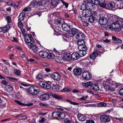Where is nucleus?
<instances>
[{
    "mask_svg": "<svg viewBox=\"0 0 123 123\" xmlns=\"http://www.w3.org/2000/svg\"><path fill=\"white\" fill-rule=\"evenodd\" d=\"M89 17V18L88 19L89 21L91 23L93 22L95 19L91 15H90Z\"/></svg>",
    "mask_w": 123,
    "mask_h": 123,
    "instance_id": "49",
    "label": "nucleus"
},
{
    "mask_svg": "<svg viewBox=\"0 0 123 123\" xmlns=\"http://www.w3.org/2000/svg\"><path fill=\"white\" fill-rule=\"evenodd\" d=\"M39 5V2L36 0H33L30 5V6L31 7H34L37 5Z\"/></svg>",
    "mask_w": 123,
    "mask_h": 123,
    "instance_id": "29",
    "label": "nucleus"
},
{
    "mask_svg": "<svg viewBox=\"0 0 123 123\" xmlns=\"http://www.w3.org/2000/svg\"><path fill=\"white\" fill-rule=\"evenodd\" d=\"M46 120L44 117H40L39 120L40 123H43Z\"/></svg>",
    "mask_w": 123,
    "mask_h": 123,
    "instance_id": "54",
    "label": "nucleus"
},
{
    "mask_svg": "<svg viewBox=\"0 0 123 123\" xmlns=\"http://www.w3.org/2000/svg\"><path fill=\"white\" fill-rule=\"evenodd\" d=\"M79 55V56L81 57H83L85 55L86 53V51L80 50L78 51Z\"/></svg>",
    "mask_w": 123,
    "mask_h": 123,
    "instance_id": "34",
    "label": "nucleus"
},
{
    "mask_svg": "<svg viewBox=\"0 0 123 123\" xmlns=\"http://www.w3.org/2000/svg\"><path fill=\"white\" fill-rule=\"evenodd\" d=\"M101 121L103 122H109L111 119L108 116L106 115L101 116L100 117Z\"/></svg>",
    "mask_w": 123,
    "mask_h": 123,
    "instance_id": "7",
    "label": "nucleus"
},
{
    "mask_svg": "<svg viewBox=\"0 0 123 123\" xmlns=\"http://www.w3.org/2000/svg\"><path fill=\"white\" fill-rule=\"evenodd\" d=\"M89 10H83L82 12V15L84 17H89L92 13L91 11Z\"/></svg>",
    "mask_w": 123,
    "mask_h": 123,
    "instance_id": "12",
    "label": "nucleus"
},
{
    "mask_svg": "<svg viewBox=\"0 0 123 123\" xmlns=\"http://www.w3.org/2000/svg\"><path fill=\"white\" fill-rule=\"evenodd\" d=\"M92 84V82L89 81L86 83H83L82 84V85L83 86H84L85 87H87L89 86H90L91 87Z\"/></svg>",
    "mask_w": 123,
    "mask_h": 123,
    "instance_id": "37",
    "label": "nucleus"
},
{
    "mask_svg": "<svg viewBox=\"0 0 123 123\" xmlns=\"http://www.w3.org/2000/svg\"><path fill=\"white\" fill-rule=\"evenodd\" d=\"M60 86L58 85H53L52 86V89L55 91H57L59 90Z\"/></svg>",
    "mask_w": 123,
    "mask_h": 123,
    "instance_id": "36",
    "label": "nucleus"
},
{
    "mask_svg": "<svg viewBox=\"0 0 123 123\" xmlns=\"http://www.w3.org/2000/svg\"><path fill=\"white\" fill-rule=\"evenodd\" d=\"M55 62L60 63L63 62L62 58L60 56H57L55 57Z\"/></svg>",
    "mask_w": 123,
    "mask_h": 123,
    "instance_id": "31",
    "label": "nucleus"
},
{
    "mask_svg": "<svg viewBox=\"0 0 123 123\" xmlns=\"http://www.w3.org/2000/svg\"><path fill=\"white\" fill-rule=\"evenodd\" d=\"M91 74L88 71H84L82 74V77H91Z\"/></svg>",
    "mask_w": 123,
    "mask_h": 123,
    "instance_id": "33",
    "label": "nucleus"
},
{
    "mask_svg": "<svg viewBox=\"0 0 123 123\" xmlns=\"http://www.w3.org/2000/svg\"><path fill=\"white\" fill-rule=\"evenodd\" d=\"M63 58L64 60L69 61L71 60V54L68 53L65 54L63 55Z\"/></svg>",
    "mask_w": 123,
    "mask_h": 123,
    "instance_id": "14",
    "label": "nucleus"
},
{
    "mask_svg": "<svg viewBox=\"0 0 123 123\" xmlns=\"http://www.w3.org/2000/svg\"><path fill=\"white\" fill-rule=\"evenodd\" d=\"M6 19L8 23H10L11 22V18L10 16H7L6 18Z\"/></svg>",
    "mask_w": 123,
    "mask_h": 123,
    "instance_id": "55",
    "label": "nucleus"
},
{
    "mask_svg": "<svg viewBox=\"0 0 123 123\" xmlns=\"http://www.w3.org/2000/svg\"><path fill=\"white\" fill-rule=\"evenodd\" d=\"M92 5L95 6V5H97L100 4L99 0H92Z\"/></svg>",
    "mask_w": 123,
    "mask_h": 123,
    "instance_id": "44",
    "label": "nucleus"
},
{
    "mask_svg": "<svg viewBox=\"0 0 123 123\" xmlns=\"http://www.w3.org/2000/svg\"><path fill=\"white\" fill-rule=\"evenodd\" d=\"M26 83L25 82H20V84L24 86H28L29 85L26 84Z\"/></svg>",
    "mask_w": 123,
    "mask_h": 123,
    "instance_id": "61",
    "label": "nucleus"
},
{
    "mask_svg": "<svg viewBox=\"0 0 123 123\" xmlns=\"http://www.w3.org/2000/svg\"><path fill=\"white\" fill-rule=\"evenodd\" d=\"M105 16L108 18V20L110 21L113 22H114L115 20V17L113 18L112 16L110 14H108L106 15Z\"/></svg>",
    "mask_w": 123,
    "mask_h": 123,
    "instance_id": "23",
    "label": "nucleus"
},
{
    "mask_svg": "<svg viewBox=\"0 0 123 123\" xmlns=\"http://www.w3.org/2000/svg\"><path fill=\"white\" fill-rule=\"evenodd\" d=\"M92 0H84L83 1L86 3L87 6L90 7V8H94L95 6L92 5Z\"/></svg>",
    "mask_w": 123,
    "mask_h": 123,
    "instance_id": "20",
    "label": "nucleus"
},
{
    "mask_svg": "<svg viewBox=\"0 0 123 123\" xmlns=\"http://www.w3.org/2000/svg\"><path fill=\"white\" fill-rule=\"evenodd\" d=\"M112 39L113 42L115 43L120 44L122 42L121 40L117 38L114 36L112 37Z\"/></svg>",
    "mask_w": 123,
    "mask_h": 123,
    "instance_id": "25",
    "label": "nucleus"
},
{
    "mask_svg": "<svg viewBox=\"0 0 123 123\" xmlns=\"http://www.w3.org/2000/svg\"><path fill=\"white\" fill-rule=\"evenodd\" d=\"M59 2V0H53L51 1L50 5V7L52 8L55 7L58 3Z\"/></svg>",
    "mask_w": 123,
    "mask_h": 123,
    "instance_id": "17",
    "label": "nucleus"
},
{
    "mask_svg": "<svg viewBox=\"0 0 123 123\" xmlns=\"http://www.w3.org/2000/svg\"><path fill=\"white\" fill-rule=\"evenodd\" d=\"M99 22L101 25L106 24L107 23L108 19L106 17H104L100 18L99 19Z\"/></svg>",
    "mask_w": 123,
    "mask_h": 123,
    "instance_id": "8",
    "label": "nucleus"
},
{
    "mask_svg": "<svg viewBox=\"0 0 123 123\" xmlns=\"http://www.w3.org/2000/svg\"><path fill=\"white\" fill-rule=\"evenodd\" d=\"M107 81L106 82V83L105 84V85L104 86V87L105 88V89H107L108 90H110V88L111 87V85H110L109 83L108 82H107Z\"/></svg>",
    "mask_w": 123,
    "mask_h": 123,
    "instance_id": "46",
    "label": "nucleus"
},
{
    "mask_svg": "<svg viewBox=\"0 0 123 123\" xmlns=\"http://www.w3.org/2000/svg\"><path fill=\"white\" fill-rule=\"evenodd\" d=\"M92 13H91V15L95 18H97L98 16V14H97L95 11H93L91 12Z\"/></svg>",
    "mask_w": 123,
    "mask_h": 123,
    "instance_id": "39",
    "label": "nucleus"
},
{
    "mask_svg": "<svg viewBox=\"0 0 123 123\" xmlns=\"http://www.w3.org/2000/svg\"><path fill=\"white\" fill-rule=\"evenodd\" d=\"M14 73L15 74L17 75H19L20 74V71L17 69H14Z\"/></svg>",
    "mask_w": 123,
    "mask_h": 123,
    "instance_id": "47",
    "label": "nucleus"
},
{
    "mask_svg": "<svg viewBox=\"0 0 123 123\" xmlns=\"http://www.w3.org/2000/svg\"><path fill=\"white\" fill-rule=\"evenodd\" d=\"M71 91V90L70 89L67 88H64L62 89L61 91L62 92H69Z\"/></svg>",
    "mask_w": 123,
    "mask_h": 123,
    "instance_id": "51",
    "label": "nucleus"
},
{
    "mask_svg": "<svg viewBox=\"0 0 123 123\" xmlns=\"http://www.w3.org/2000/svg\"><path fill=\"white\" fill-rule=\"evenodd\" d=\"M47 56H46L47 58L48 59H53L55 57V55L52 53H49L47 52Z\"/></svg>",
    "mask_w": 123,
    "mask_h": 123,
    "instance_id": "32",
    "label": "nucleus"
},
{
    "mask_svg": "<svg viewBox=\"0 0 123 123\" xmlns=\"http://www.w3.org/2000/svg\"><path fill=\"white\" fill-rule=\"evenodd\" d=\"M78 48L79 49V50H81L82 51H86L87 49V47L85 45L83 46H79L78 47Z\"/></svg>",
    "mask_w": 123,
    "mask_h": 123,
    "instance_id": "41",
    "label": "nucleus"
},
{
    "mask_svg": "<svg viewBox=\"0 0 123 123\" xmlns=\"http://www.w3.org/2000/svg\"><path fill=\"white\" fill-rule=\"evenodd\" d=\"M65 22L62 25V27L64 31L68 32L70 29V25L67 23H65Z\"/></svg>",
    "mask_w": 123,
    "mask_h": 123,
    "instance_id": "9",
    "label": "nucleus"
},
{
    "mask_svg": "<svg viewBox=\"0 0 123 123\" xmlns=\"http://www.w3.org/2000/svg\"><path fill=\"white\" fill-rule=\"evenodd\" d=\"M33 105V103H32L29 102L27 104H25L24 106H27L28 107L31 106Z\"/></svg>",
    "mask_w": 123,
    "mask_h": 123,
    "instance_id": "58",
    "label": "nucleus"
},
{
    "mask_svg": "<svg viewBox=\"0 0 123 123\" xmlns=\"http://www.w3.org/2000/svg\"><path fill=\"white\" fill-rule=\"evenodd\" d=\"M78 41L77 42V43L78 45L79 46H83L85 45V41L84 40H78Z\"/></svg>",
    "mask_w": 123,
    "mask_h": 123,
    "instance_id": "42",
    "label": "nucleus"
},
{
    "mask_svg": "<svg viewBox=\"0 0 123 123\" xmlns=\"http://www.w3.org/2000/svg\"><path fill=\"white\" fill-rule=\"evenodd\" d=\"M119 94L120 95L123 97V88H122L120 90Z\"/></svg>",
    "mask_w": 123,
    "mask_h": 123,
    "instance_id": "56",
    "label": "nucleus"
},
{
    "mask_svg": "<svg viewBox=\"0 0 123 123\" xmlns=\"http://www.w3.org/2000/svg\"><path fill=\"white\" fill-rule=\"evenodd\" d=\"M80 31L77 29L73 28L71 29L69 32L70 33L68 34V36L70 37H73L77 33H79Z\"/></svg>",
    "mask_w": 123,
    "mask_h": 123,
    "instance_id": "6",
    "label": "nucleus"
},
{
    "mask_svg": "<svg viewBox=\"0 0 123 123\" xmlns=\"http://www.w3.org/2000/svg\"><path fill=\"white\" fill-rule=\"evenodd\" d=\"M109 9L110 10H112L116 6V4L113 1L109 2L107 5Z\"/></svg>",
    "mask_w": 123,
    "mask_h": 123,
    "instance_id": "21",
    "label": "nucleus"
},
{
    "mask_svg": "<svg viewBox=\"0 0 123 123\" xmlns=\"http://www.w3.org/2000/svg\"><path fill=\"white\" fill-rule=\"evenodd\" d=\"M46 85H46L45 86L44 88L47 89H49L50 88L51 86L50 84L46 83Z\"/></svg>",
    "mask_w": 123,
    "mask_h": 123,
    "instance_id": "59",
    "label": "nucleus"
},
{
    "mask_svg": "<svg viewBox=\"0 0 123 123\" xmlns=\"http://www.w3.org/2000/svg\"><path fill=\"white\" fill-rule=\"evenodd\" d=\"M63 121L65 123H74L71 120L67 118L64 119Z\"/></svg>",
    "mask_w": 123,
    "mask_h": 123,
    "instance_id": "45",
    "label": "nucleus"
},
{
    "mask_svg": "<svg viewBox=\"0 0 123 123\" xmlns=\"http://www.w3.org/2000/svg\"><path fill=\"white\" fill-rule=\"evenodd\" d=\"M98 55V54L96 51L93 52L90 55V59L94 60L97 57Z\"/></svg>",
    "mask_w": 123,
    "mask_h": 123,
    "instance_id": "27",
    "label": "nucleus"
},
{
    "mask_svg": "<svg viewBox=\"0 0 123 123\" xmlns=\"http://www.w3.org/2000/svg\"><path fill=\"white\" fill-rule=\"evenodd\" d=\"M7 5L9 6H11L12 7L13 6L14 4V3L11 1H7Z\"/></svg>",
    "mask_w": 123,
    "mask_h": 123,
    "instance_id": "53",
    "label": "nucleus"
},
{
    "mask_svg": "<svg viewBox=\"0 0 123 123\" xmlns=\"http://www.w3.org/2000/svg\"><path fill=\"white\" fill-rule=\"evenodd\" d=\"M47 52L46 51L41 50L37 54L41 57L44 58H46L47 56Z\"/></svg>",
    "mask_w": 123,
    "mask_h": 123,
    "instance_id": "18",
    "label": "nucleus"
},
{
    "mask_svg": "<svg viewBox=\"0 0 123 123\" xmlns=\"http://www.w3.org/2000/svg\"><path fill=\"white\" fill-rule=\"evenodd\" d=\"M6 89L8 91V92H11L13 90V87L11 85H8L6 86Z\"/></svg>",
    "mask_w": 123,
    "mask_h": 123,
    "instance_id": "28",
    "label": "nucleus"
},
{
    "mask_svg": "<svg viewBox=\"0 0 123 123\" xmlns=\"http://www.w3.org/2000/svg\"><path fill=\"white\" fill-rule=\"evenodd\" d=\"M28 47L32 49L34 53L37 54H38L39 48L36 44L30 43V44H28Z\"/></svg>",
    "mask_w": 123,
    "mask_h": 123,
    "instance_id": "5",
    "label": "nucleus"
},
{
    "mask_svg": "<svg viewBox=\"0 0 123 123\" xmlns=\"http://www.w3.org/2000/svg\"><path fill=\"white\" fill-rule=\"evenodd\" d=\"M36 79H38L39 80H37V81H39L40 83H39L40 85L43 88H45V86L46 85V82H44L43 81L40 80V79H43L42 78H41L40 77H36Z\"/></svg>",
    "mask_w": 123,
    "mask_h": 123,
    "instance_id": "26",
    "label": "nucleus"
},
{
    "mask_svg": "<svg viewBox=\"0 0 123 123\" xmlns=\"http://www.w3.org/2000/svg\"><path fill=\"white\" fill-rule=\"evenodd\" d=\"M53 20L54 23L56 25L60 24L62 25L64 22V19L62 18L55 19Z\"/></svg>",
    "mask_w": 123,
    "mask_h": 123,
    "instance_id": "15",
    "label": "nucleus"
},
{
    "mask_svg": "<svg viewBox=\"0 0 123 123\" xmlns=\"http://www.w3.org/2000/svg\"><path fill=\"white\" fill-rule=\"evenodd\" d=\"M65 113L63 112L59 111L53 112L52 117L54 119L59 120L64 118L65 117Z\"/></svg>",
    "mask_w": 123,
    "mask_h": 123,
    "instance_id": "1",
    "label": "nucleus"
},
{
    "mask_svg": "<svg viewBox=\"0 0 123 123\" xmlns=\"http://www.w3.org/2000/svg\"><path fill=\"white\" fill-rule=\"evenodd\" d=\"M59 0V2L61 3H62L63 4V5H65L66 7V8H67L68 6V4L64 1L63 0Z\"/></svg>",
    "mask_w": 123,
    "mask_h": 123,
    "instance_id": "48",
    "label": "nucleus"
},
{
    "mask_svg": "<svg viewBox=\"0 0 123 123\" xmlns=\"http://www.w3.org/2000/svg\"><path fill=\"white\" fill-rule=\"evenodd\" d=\"M1 83L4 85L6 86V85H8V82H7L6 81L3 80H2L1 82Z\"/></svg>",
    "mask_w": 123,
    "mask_h": 123,
    "instance_id": "62",
    "label": "nucleus"
},
{
    "mask_svg": "<svg viewBox=\"0 0 123 123\" xmlns=\"http://www.w3.org/2000/svg\"><path fill=\"white\" fill-rule=\"evenodd\" d=\"M15 102H16L18 104L20 105H22L23 106H24L25 103H23L21 102L20 101H19L17 100H15Z\"/></svg>",
    "mask_w": 123,
    "mask_h": 123,
    "instance_id": "52",
    "label": "nucleus"
},
{
    "mask_svg": "<svg viewBox=\"0 0 123 123\" xmlns=\"http://www.w3.org/2000/svg\"><path fill=\"white\" fill-rule=\"evenodd\" d=\"M86 67L88 66H89L92 65V62L90 59H89L88 57H86Z\"/></svg>",
    "mask_w": 123,
    "mask_h": 123,
    "instance_id": "40",
    "label": "nucleus"
},
{
    "mask_svg": "<svg viewBox=\"0 0 123 123\" xmlns=\"http://www.w3.org/2000/svg\"><path fill=\"white\" fill-rule=\"evenodd\" d=\"M79 55L77 53H74L71 54V59L76 60L79 58Z\"/></svg>",
    "mask_w": 123,
    "mask_h": 123,
    "instance_id": "22",
    "label": "nucleus"
},
{
    "mask_svg": "<svg viewBox=\"0 0 123 123\" xmlns=\"http://www.w3.org/2000/svg\"><path fill=\"white\" fill-rule=\"evenodd\" d=\"M25 17V14L24 12H22L20 14L18 17V19L20 21H23Z\"/></svg>",
    "mask_w": 123,
    "mask_h": 123,
    "instance_id": "30",
    "label": "nucleus"
},
{
    "mask_svg": "<svg viewBox=\"0 0 123 123\" xmlns=\"http://www.w3.org/2000/svg\"><path fill=\"white\" fill-rule=\"evenodd\" d=\"M86 58L81 61L80 63L83 67H86Z\"/></svg>",
    "mask_w": 123,
    "mask_h": 123,
    "instance_id": "38",
    "label": "nucleus"
},
{
    "mask_svg": "<svg viewBox=\"0 0 123 123\" xmlns=\"http://www.w3.org/2000/svg\"><path fill=\"white\" fill-rule=\"evenodd\" d=\"M18 25L19 27L20 28H21L23 27V25L22 22L20 21L18 22Z\"/></svg>",
    "mask_w": 123,
    "mask_h": 123,
    "instance_id": "57",
    "label": "nucleus"
},
{
    "mask_svg": "<svg viewBox=\"0 0 123 123\" xmlns=\"http://www.w3.org/2000/svg\"><path fill=\"white\" fill-rule=\"evenodd\" d=\"M49 94L44 93L41 95L40 97V99L42 100H47L49 98Z\"/></svg>",
    "mask_w": 123,
    "mask_h": 123,
    "instance_id": "13",
    "label": "nucleus"
},
{
    "mask_svg": "<svg viewBox=\"0 0 123 123\" xmlns=\"http://www.w3.org/2000/svg\"><path fill=\"white\" fill-rule=\"evenodd\" d=\"M91 87L94 91H98L99 90L100 88L98 85L97 84L92 83Z\"/></svg>",
    "mask_w": 123,
    "mask_h": 123,
    "instance_id": "24",
    "label": "nucleus"
},
{
    "mask_svg": "<svg viewBox=\"0 0 123 123\" xmlns=\"http://www.w3.org/2000/svg\"><path fill=\"white\" fill-rule=\"evenodd\" d=\"M73 72L74 74L76 75H80L82 72V70L80 68H76L74 69Z\"/></svg>",
    "mask_w": 123,
    "mask_h": 123,
    "instance_id": "19",
    "label": "nucleus"
},
{
    "mask_svg": "<svg viewBox=\"0 0 123 123\" xmlns=\"http://www.w3.org/2000/svg\"><path fill=\"white\" fill-rule=\"evenodd\" d=\"M80 10H83L92 9V8L91 9L90 7L89 6H87L84 1H83L82 4L80 6Z\"/></svg>",
    "mask_w": 123,
    "mask_h": 123,
    "instance_id": "11",
    "label": "nucleus"
},
{
    "mask_svg": "<svg viewBox=\"0 0 123 123\" xmlns=\"http://www.w3.org/2000/svg\"><path fill=\"white\" fill-rule=\"evenodd\" d=\"M123 23V20L122 19H117L116 21L115 18V21L112 23L111 25L113 26V25H115V27H114L115 29H118L120 26H122Z\"/></svg>",
    "mask_w": 123,
    "mask_h": 123,
    "instance_id": "4",
    "label": "nucleus"
},
{
    "mask_svg": "<svg viewBox=\"0 0 123 123\" xmlns=\"http://www.w3.org/2000/svg\"><path fill=\"white\" fill-rule=\"evenodd\" d=\"M75 37L78 40H83L85 38V36L84 34L80 31L77 34Z\"/></svg>",
    "mask_w": 123,
    "mask_h": 123,
    "instance_id": "10",
    "label": "nucleus"
},
{
    "mask_svg": "<svg viewBox=\"0 0 123 123\" xmlns=\"http://www.w3.org/2000/svg\"><path fill=\"white\" fill-rule=\"evenodd\" d=\"M66 100L69 103H70L71 104L74 105H79V104L78 103H77L75 102H73L72 101H71L70 100L66 99Z\"/></svg>",
    "mask_w": 123,
    "mask_h": 123,
    "instance_id": "50",
    "label": "nucleus"
},
{
    "mask_svg": "<svg viewBox=\"0 0 123 123\" xmlns=\"http://www.w3.org/2000/svg\"><path fill=\"white\" fill-rule=\"evenodd\" d=\"M51 77H60L61 76L58 72H55L53 73L50 75Z\"/></svg>",
    "mask_w": 123,
    "mask_h": 123,
    "instance_id": "43",
    "label": "nucleus"
},
{
    "mask_svg": "<svg viewBox=\"0 0 123 123\" xmlns=\"http://www.w3.org/2000/svg\"><path fill=\"white\" fill-rule=\"evenodd\" d=\"M83 25L84 26H86L88 25V23L86 21H83L82 22Z\"/></svg>",
    "mask_w": 123,
    "mask_h": 123,
    "instance_id": "64",
    "label": "nucleus"
},
{
    "mask_svg": "<svg viewBox=\"0 0 123 123\" xmlns=\"http://www.w3.org/2000/svg\"><path fill=\"white\" fill-rule=\"evenodd\" d=\"M29 92L32 95L38 94L39 92V88L35 86H32L30 87L28 90Z\"/></svg>",
    "mask_w": 123,
    "mask_h": 123,
    "instance_id": "2",
    "label": "nucleus"
},
{
    "mask_svg": "<svg viewBox=\"0 0 123 123\" xmlns=\"http://www.w3.org/2000/svg\"><path fill=\"white\" fill-rule=\"evenodd\" d=\"M79 115L78 116V118L79 120L81 121H85L86 119V116H84L82 115H80V116H79Z\"/></svg>",
    "mask_w": 123,
    "mask_h": 123,
    "instance_id": "35",
    "label": "nucleus"
},
{
    "mask_svg": "<svg viewBox=\"0 0 123 123\" xmlns=\"http://www.w3.org/2000/svg\"><path fill=\"white\" fill-rule=\"evenodd\" d=\"M50 96H51L52 97L54 98L61 100L62 101L64 100V99L61 96H59L57 95L54 94L51 92H50V94H49Z\"/></svg>",
    "mask_w": 123,
    "mask_h": 123,
    "instance_id": "16",
    "label": "nucleus"
},
{
    "mask_svg": "<svg viewBox=\"0 0 123 123\" xmlns=\"http://www.w3.org/2000/svg\"><path fill=\"white\" fill-rule=\"evenodd\" d=\"M95 122L92 120H89L86 121L85 123H94Z\"/></svg>",
    "mask_w": 123,
    "mask_h": 123,
    "instance_id": "63",
    "label": "nucleus"
},
{
    "mask_svg": "<svg viewBox=\"0 0 123 123\" xmlns=\"http://www.w3.org/2000/svg\"><path fill=\"white\" fill-rule=\"evenodd\" d=\"M107 82L109 83L111 85V87L110 90L111 91H112L115 90V88H117L118 86V83L115 81H113L111 79H107Z\"/></svg>",
    "mask_w": 123,
    "mask_h": 123,
    "instance_id": "3",
    "label": "nucleus"
},
{
    "mask_svg": "<svg viewBox=\"0 0 123 123\" xmlns=\"http://www.w3.org/2000/svg\"><path fill=\"white\" fill-rule=\"evenodd\" d=\"M3 29V31L5 32H6L9 30V29L7 28V25L4 27Z\"/></svg>",
    "mask_w": 123,
    "mask_h": 123,
    "instance_id": "60",
    "label": "nucleus"
}]
</instances>
